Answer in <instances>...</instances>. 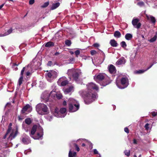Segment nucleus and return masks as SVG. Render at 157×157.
<instances>
[{"mask_svg":"<svg viewBox=\"0 0 157 157\" xmlns=\"http://www.w3.org/2000/svg\"><path fill=\"white\" fill-rule=\"evenodd\" d=\"M87 90L83 91L82 94V97L84 98L86 104L90 103L96 98V93L93 90H96L98 89L97 85L93 82L90 83L88 85Z\"/></svg>","mask_w":157,"mask_h":157,"instance_id":"obj_1","label":"nucleus"},{"mask_svg":"<svg viewBox=\"0 0 157 157\" xmlns=\"http://www.w3.org/2000/svg\"><path fill=\"white\" fill-rule=\"evenodd\" d=\"M112 80L106 75L103 73L99 74V84L105 86L110 83Z\"/></svg>","mask_w":157,"mask_h":157,"instance_id":"obj_2","label":"nucleus"},{"mask_svg":"<svg viewBox=\"0 0 157 157\" xmlns=\"http://www.w3.org/2000/svg\"><path fill=\"white\" fill-rule=\"evenodd\" d=\"M79 107V103L74 100H72L68 104V108L70 112H75L78 110Z\"/></svg>","mask_w":157,"mask_h":157,"instance_id":"obj_3","label":"nucleus"},{"mask_svg":"<svg viewBox=\"0 0 157 157\" xmlns=\"http://www.w3.org/2000/svg\"><path fill=\"white\" fill-rule=\"evenodd\" d=\"M36 110L40 114L42 115L47 114L48 108L45 104H41L36 106Z\"/></svg>","mask_w":157,"mask_h":157,"instance_id":"obj_4","label":"nucleus"},{"mask_svg":"<svg viewBox=\"0 0 157 157\" xmlns=\"http://www.w3.org/2000/svg\"><path fill=\"white\" fill-rule=\"evenodd\" d=\"M67 74L69 75H72L73 78L75 81L77 80L79 76V74L78 70L75 69L68 70Z\"/></svg>","mask_w":157,"mask_h":157,"instance_id":"obj_5","label":"nucleus"},{"mask_svg":"<svg viewBox=\"0 0 157 157\" xmlns=\"http://www.w3.org/2000/svg\"><path fill=\"white\" fill-rule=\"evenodd\" d=\"M121 84L122 86H119L117 83L116 84L118 87L120 89H124L128 85V79L127 78H123L121 80Z\"/></svg>","mask_w":157,"mask_h":157,"instance_id":"obj_6","label":"nucleus"},{"mask_svg":"<svg viewBox=\"0 0 157 157\" xmlns=\"http://www.w3.org/2000/svg\"><path fill=\"white\" fill-rule=\"evenodd\" d=\"M105 57L104 53L99 49V64H101L104 61Z\"/></svg>","mask_w":157,"mask_h":157,"instance_id":"obj_7","label":"nucleus"},{"mask_svg":"<svg viewBox=\"0 0 157 157\" xmlns=\"http://www.w3.org/2000/svg\"><path fill=\"white\" fill-rule=\"evenodd\" d=\"M139 20L138 19H133L132 21V23L134 27L139 29L141 26V24L139 22Z\"/></svg>","mask_w":157,"mask_h":157,"instance_id":"obj_8","label":"nucleus"},{"mask_svg":"<svg viewBox=\"0 0 157 157\" xmlns=\"http://www.w3.org/2000/svg\"><path fill=\"white\" fill-rule=\"evenodd\" d=\"M47 75L50 78H56L57 76V73L54 71H51L47 74Z\"/></svg>","mask_w":157,"mask_h":157,"instance_id":"obj_9","label":"nucleus"},{"mask_svg":"<svg viewBox=\"0 0 157 157\" xmlns=\"http://www.w3.org/2000/svg\"><path fill=\"white\" fill-rule=\"evenodd\" d=\"M108 69L109 73L112 74H114L116 72L115 67L113 65L111 64L108 66Z\"/></svg>","mask_w":157,"mask_h":157,"instance_id":"obj_10","label":"nucleus"},{"mask_svg":"<svg viewBox=\"0 0 157 157\" xmlns=\"http://www.w3.org/2000/svg\"><path fill=\"white\" fill-rule=\"evenodd\" d=\"M21 141L22 143L25 144H28L30 143V138L28 136L23 137Z\"/></svg>","mask_w":157,"mask_h":157,"instance_id":"obj_11","label":"nucleus"},{"mask_svg":"<svg viewBox=\"0 0 157 157\" xmlns=\"http://www.w3.org/2000/svg\"><path fill=\"white\" fill-rule=\"evenodd\" d=\"M146 16L147 19L148 20H150L151 23L154 25L156 22L155 17L150 15H146Z\"/></svg>","mask_w":157,"mask_h":157,"instance_id":"obj_12","label":"nucleus"},{"mask_svg":"<svg viewBox=\"0 0 157 157\" xmlns=\"http://www.w3.org/2000/svg\"><path fill=\"white\" fill-rule=\"evenodd\" d=\"M74 90V87L72 86H71L68 88L65 89L64 90V93L65 94H68Z\"/></svg>","mask_w":157,"mask_h":157,"instance_id":"obj_13","label":"nucleus"},{"mask_svg":"<svg viewBox=\"0 0 157 157\" xmlns=\"http://www.w3.org/2000/svg\"><path fill=\"white\" fill-rule=\"evenodd\" d=\"M13 29L12 28H10V29L8 30L6 33L3 34H0V36H3L7 35L12 33Z\"/></svg>","mask_w":157,"mask_h":157,"instance_id":"obj_14","label":"nucleus"},{"mask_svg":"<svg viewBox=\"0 0 157 157\" xmlns=\"http://www.w3.org/2000/svg\"><path fill=\"white\" fill-rule=\"evenodd\" d=\"M125 60L124 58L120 59L116 62V65H121L122 64H124L125 63Z\"/></svg>","mask_w":157,"mask_h":157,"instance_id":"obj_15","label":"nucleus"},{"mask_svg":"<svg viewBox=\"0 0 157 157\" xmlns=\"http://www.w3.org/2000/svg\"><path fill=\"white\" fill-rule=\"evenodd\" d=\"M37 128V125L36 124H35L33 125L32 128L30 135H34L35 134Z\"/></svg>","mask_w":157,"mask_h":157,"instance_id":"obj_16","label":"nucleus"},{"mask_svg":"<svg viewBox=\"0 0 157 157\" xmlns=\"http://www.w3.org/2000/svg\"><path fill=\"white\" fill-rule=\"evenodd\" d=\"M30 105L29 104H27L25 106H24L21 111V113L22 114H24L27 111V109L29 108Z\"/></svg>","mask_w":157,"mask_h":157,"instance_id":"obj_17","label":"nucleus"},{"mask_svg":"<svg viewBox=\"0 0 157 157\" xmlns=\"http://www.w3.org/2000/svg\"><path fill=\"white\" fill-rule=\"evenodd\" d=\"M54 46V43L51 41L47 42L45 44V46L46 47H52Z\"/></svg>","mask_w":157,"mask_h":157,"instance_id":"obj_18","label":"nucleus"},{"mask_svg":"<svg viewBox=\"0 0 157 157\" xmlns=\"http://www.w3.org/2000/svg\"><path fill=\"white\" fill-rule=\"evenodd\" d=\"M18 133V129L17 128H16V131L14 135H13V132H12L10 134L8 138V139H9L10 137H12L13 138H14L17 135Z\"/></svg>","mask_w":157,"mask_h":157,"instance_id":"obj_19","label":"nucleus"},{"mask_svg":"<svg viewBox=\"0 0 157 157\" xmlns=\"http://www.w3.org/2000/svg\"><path fill=\"white\" fill-rule=\"evenodd\" d=\"M111 46L113 47H116L117 46V44L114 40H112L110 41Z\"/></svg>","mask_w":157,"mask_h":157,"instance_id":"obj_20","label":"nucleus"},{"mask_svg":"<svg viewBox=\"0 0 157 157\" xmlns=\"http://www.w3.org/2000/svg\"><path fill=\"white\" fill-rule=\"evenodd\" d=\"M60 5V3L59 2H56L55 4H54L52 5V6L51 7V10H54L58 7Z\"/></svg>","mask_w":157,"mask_h":157,"instance_id":"obj_21","label":"nucleus"},{"mask_svg":"<svg viewBox=\"0 0 157 157\" xmlns=\"http://www.w3.org/2000/svg\"><path fill=\"white\" fill-rule=\"evenodd\" d=\"M154 64V63H153L148 68H147L146 70H140L139 71H136V73L138 74H141V73H144L145 71L148 70L149 69H150V68H151L152 67V66Z\"/></svg>","mask_w":157,"mask_h":157,"instance_id":"obj_22","label":"nucleus"},{"mask_svg":"<svg viewBox=\"0 0 157 157\" xmlns=\"http://www.w3.org/2000/svg\"><path fill=\"white\" fill-rule=\"evenodd\" d=\"M76 156V153L74 152L72 153L71 150L69 151V153L68 157H74Z\"/></svg>","mask_w":157,"mask_h":157,"instance_id":"obj_23","label":"nucleus"},{"mask_svg":"<svg viewBox=\"0 0 157 157\" xmlns=\"http://www.w3.org/2000/svg\"><path fill=\"white\" fill-rule=\"evenodd\" d=\"M114 36L117 38H119L121 37V33L118 31H116L114 34Z\"/></svg>","mask_w":157,"mask_h":157,"instance_id":"obj_24","label":"nucleus"},{"mask_svg":"<svg viewBox=\"0 0 157 157\" xmlns=\"http://www.w3.org/2000/svg\"><path fill=\"white\" fill-rule=\"evenodd\" d=\"M55 115L57 117H60V112L59 111V110L57 108H56L55 110Z\"/></svg>","mask_w":157,"mask_h":157,"instance_id":"obj_25","label":"nucleus"},{"mask_svg":"<svg viewBox=\"0 0 157 157\" xmlns=\"http://www.w3.org/2000/svg\"><path fill=\"white\" fill-rule=\"evenodd\" d=\"M25 122L26 124L29 125L32 123V121L30 118H27L25 120Z\"/></svg>","mask_w":157,"mask_h":157,"instance_id":"obj_26","label":"nucleus"},{"mask_svg":"<svg viewBox=\"0 0 157 157\" xmlns=\"http://www.w3.org/2000/svg\"><path fill=\"white\" fill-rule=\"evenodd\" d=\"M132 34L130 33H127L125 36V38L127 40H130L132 38Z\"/></svg>","mask_w":157,"mask_h":157,"instance_id":"obj_27","label":"nucleus"},{"mask_svg":"<svg viewBox=\"0 0 157 157\" xmlns=\"http://www.w3.org/2000/svg\"><path fill=\"white\" fill-rule=\"evenodd\" d=\"M12 67L15 70H17L18 69L17 66L18 65L19 63L17 64L16 63H12Z\"/></svg>","mask_w":157,"mask_h":157,"instance_id":"obj_28","label":"nucleus"},{"mask_svg":"<svg viewBox=\"0 0 157 157\" xmlns=\"http://www.w3.org/2000/svg\"><path fill=\"white\" fill-rule=\"evenodd\" d=\"M23 80V76H21L18 80V85L19 86H20L21 85Z\"/></svg>","mask_w":157,"mask_h":157,"instance_id":"obj_29","label":"nucleus"},{"mask_svg":"<svg viewBox=\"0 0 157 157\" xmlns=\"http://www.w3.org/2000/svg\"><path fill=\"white\" fill-rule=\"evenodd\" d=\"M69 82L67 80H65L63 81L61 83V86H65L67 84H68Z\"/></svg>","mask_w":157,"mask_h":157,"instance_id":"obj_30","label":"nucleus"},{"mask_svg":"<svg viewBox=\"0 0 157 157\" xmlns=\"http://www.w3.org/2000/svg\"><path fill=\"white\" fill-rule=\"evenodd\" d=\"M66 111V109L65 108H62L60 109L59 110L60 114V113L63 114L65 113Z\"/></svg>","mask_w":157,"mask_h":157,"instance_id":"obj_31","label":"nucleus"},{"mask_svg":"<svg viewBox=\"0 0 157 157\" xmlns=\"http://www.w3.org/2000/svg\"><path fill=\"white\" fill-rule=\"evenodd\" d=\"M65 44L66 45L70 46L71 45V40H67L65 41Z\"/></svg>","mask_w":157,"mask_h":157,"instance_id":"obj_32","label":"nucleus"},{"mask_svg":"<svg viewBox=\"0 0 157 157\" xmlns=\"http://www.w3.org/2000/svg\"><path fill=\"white\" fill-rule=\"evenodd\" d=\"M157 36L155 35L153 38L149 40V41L150 42H153L155 41L156 39Z\"/></svg>","mask_w":157,"mask_h":157,"instance_id":"obj_33","label":"nucleus"},{"mask_svg":"<svg viewBox=\"0 0 157 157\" xmlns=\"http://www.w3.org/2000/svg\"><path fill=\"white\" fill-rule=\"evenodd\" d=\"M130 151L129 150H125L124 151V153L125 155L128 156L130 155Z\"/></svg>","mask_w":157,"mask_h":157,"instance_id":"obj_34","label":"nucleus"},{"mask_svg":"<svg viewBox=\"0 0 157 157\" xmlns=\"http://www.w3.org/2000/svg\"><path fill=\"white\" fill-rule=\"evenodd\" d=\"M56 63H54V64H53L52 62L51 61H49L47 63V65L49 66H51L52 65H55Z\"/></svg>","mask_w":157,"mask_h":157,"instance_id":"obj_35","label":"nucleus"},{"mask_svg":"<svg viewBox=\"0 0 157 157\" xmlns=\"http://www.w3.org/2000/svg\"><path fill=\"white\" fill-rule=\"evenodd\" d=\"M42 136V135H41L39 133H37V136L34 138L35 139H39Z\"/></svg>","mask_w":157,"mask_h":157,"instance_id":"obj_36","label":"nucleus"},{"mask_svg":"<svg viewBox=\"0 0 157 157\" xmlns=\"http://www.w3.org/2000/svg\"><path fill=\"white\" fill-rule=\"evenodd\" d=\"M121 46L123 48H125L126 47V44L124 41H122L121 43Z\"/></svg>","mask_w":157,"mask_h":157,"instance_id":"obj_37","label":"nucleus"},{"mask_svg":"<svg viewBox=\"0 0 157 157\" xmlns=\"http://www.w3.org/2000/svg\"><path fill=\"white\" fill-rule=\"evenodd\" d=\"M49 5L48 2H46L44 3L43 5L41 6V7L43 8H44L47 7Z\"/></svg>","mask_w":157,"mask_h":157,"instance_id":"obj_38","label":"nucleus"},{"mask_svg":"<svg viewBox=\"0 0 157 157\" xmlns=\"http://www.w3.org/2000/svg\"><path fill=\"white\" fill-rule=\"evenodd\" d=\"M75 53L76 56L77 57L80 53V51L79 50H77L75 52Z\"/></svg>","mask_w":157,"mask_h":157,"instance_id":"obj_39","label":"nucleus"},{"mask_svg":"<svg viewBox=\"0 0 157 157\" xmlns=\"http://www.w3.org/2000/svg\"><path fill=\"white\" fill-rule=\"evenodd\" d=\"M137 5H138L139 6L141 7V6H144V4L143 2H138L137 3Z\"/></svg>","mask_w":157,"mask_h":157,"instance_id":"obj_40","label":"nucleus"},{"mask_svg":"<svg viewBox=\"0 0 157 157\" xmlns=\"http://www.w3.org/2000/svg\"><path fill=\"white\" fill-rule=\"evenodd\" d=\"M90 53L93 56L97 54V52L95 50H92L90 51Z\"/></svg>","mask_w":157,"mask_h":157,"instance_id":"obj_41","label":"nucleus"},{"mask_svg":"<svg viewBox=\"0 0 157 157\" xmlns=\"http://www.w3.org/2000/svg\"><path fill=\"white\" fill-rule=\"evenodd\" d=\"M74 145L75 147L76 150L78 151H79L80 149L79 148V147L78 146V145L75 144H74Z\"/></svg>","mask_w":157,"mask_h":157,"instance_id":"obj_42","label":"nucleus"},{"mask_svg":"<svg viewBox=\"0 0 157 157\" xmlns=\"http://www.w3.org/2000/svg\"><path fill=\"white\" fill-rule=\"evenodd\" d=\"M25 67H24L21 71V76H23L24 72L25 71Z\"/></svg>","mask_w":157,"mask_h":157,"instance_id":"obj_43","label":"nucleus"},{"mask_svg":"<svg viewBox=\"0 0 157 157\" xmlns=\"http://www.w3.org/2000/svg\"><path fill=\"white\" fill-rule=\"evenodd\" d=\"M12 129V127H8V128L6 131L7 133H9L11 132Z\"/></svg>","mask_w":157,"mask_h":157,"instance_id":"obj_44","label":"nucleus"},{"mask_svg":"<svg viewBox=\"0 0 157 157\" xmlns=\"http://www.w3.org/2000/svg\"><path fill=\"white\" fill-rule=\"evenodd\" d=\"M94 79L95 81H96L97 82H98V75H95L94 77Z\"/></svg>","mask_w":157,"mask_h":157,"instance_id":"obj_45","label":"nucleus"},{"mask_svg":"<svg viewBox=\"0 0 157 157\" xmlns=\"http://www.w3.org/2000/svg\"><path fill=\"white\" fill-rule=\"evenodd\" d=\"M34 0H30L29 2V3L30 5H32L34 3Z\"/></svg>","mask_w":157,"mask_h":157,"instance_id":"obj_46","label":"nucleus"},{"mask_svg":"<svg viewBox=\"0 0 157 157\" xmlns=\"http://www.w3.org/2000/svg\"><path fill=\"white\" fill-rule=\"evenodd\" d=\"M57 98L58 99H61L62 98V96L61 94H58L57 95Z\"/></svg>","mask_w":157,"mask_h":157,"instance_id":"obj_47","label":"nucleus"},{"mask_svg":"<svg viewBox=\"0 0 157 157\" xmlns=\"http://www.w3.org/2000/svg\"><path fill=\"white\" fill-rule=\"evenodd\" d=\"M148 126H149V124L148 123H147L145 124V128L146 129L148 130V129H149Z\"/></svg>","mask_w":157,"mask_h":157,"instance_id":"obj_48","label":"nucleus"},{"mask_svg":"<svg viewBox=\"0 0 157 157\" xmlns=\"http://www.w3.org/2000/svg\"><path fill=\"white\" fill-rule=\"evenodd\" d=\"M151 113H152V115L153 116H155L156 115L157 113L155 112H153Z\"/></svg>","mask_w":157,"mask_h":157,"instance_id":"obj_49","label":"nucleus"},{"mask_svg":"<svg viewBox=\"0 0 157 157\" xmlns=\"http://www.w3.org/2000/svg\"><path fill=\"white\" fill-rule=\"evenodd\" d=\"M124 131L127 133H129L128 129L127 128H125L124 129Z\"/></svg>","mask_w":157,"mask_h":157,"instance_id":"obj_50","label":"nucleus"},{"mask_svg":"<svg viewBox=\"0 0 157 157\" xmlns=\"http://www.w3.org/2000/svg\"><path fill=\"white\" fill-rule=\"evenodd\" d=\"M31 74V73L30 72H29V71H27L26 73V77L27 76H29Z\"/></svg>","mask_w":157,"mask_h":157,"instance_id":"obj_51","label":"nucleus"},{"mask_svg":"<svg viewBox=\"0 0 157 157\" xmlns=\"http://www.w3.org/2000/svg\"><path fill=\"white\" fill-rule=\"evenodd\" d=\"M94 154H98V151L96 149H94Z\"/></svg>","mask_w":157,"mask_h":157,"instance_id":"obj_52","label":"nucleus"},{"mask_svg":"<svg viewBox=\"0 0 157 157\" xmlns=\"http://www.w3.org/2000/svg\"><path fill=\"white\" fill-rule=\"evenodd\" d=\"M8 134L9 133H7V132H6V133L5 134V135H4L3 137V139H5L6 138Z\"/></svg>","mask_w":157,"mask_h":157,"instance_id":"obj_53","label":"nucleus"},{"mask_svg":"<svg viewBox=\"0 0 157 157\" xmlns=\"http://www.w3.org/2000/svg\"><path fill=\"white\" fill-rule=\"evenodd\" d=\"M93 46L94 47H98V43H96L94 44Z\"/></svg>","mask_w":157,"mask_h":157,"instance_id":"obj_54","label":"nucleus"},{"mask_svg":"<svg viewBox=\"0 0 157 157\" xmlns=\"http://www.w3.org/2000/svg\"><path fill=\"white\" fill-rule=\"evenodd\" d=\"M67 104L66 101H64L63 103V105L65 106L67 105Z\"/></svg>","mask_w":157,"mask_h":157,"instance_id":"obj_55","label":"nucleus"},{"mask_svg":"<svg viewBox=\"0 0 157 157\" xmlns=\"http://www.w3.org/2000/svg\"><path fill=\"white\" fill-rule=\"evenodd\" d=\"M133 143L134 144H137V142L136 140L135 139H134L133 140Z\"/></svg>","mask_w":157,"mask_h":157,"instance_id":"obj_56","label":"nucleus"},{"mask_svg":"<svg viewBox=\"0 0 157 157\" xmlns=\"http://www.w3.org/2000/svg\"><path fill=\"white\" fill-rule=\"evenodd\" d=\"M59 54H60L59 53V52H56L54 54V55L55 56H57L59 55Z\"/></svg>","mask_w":157,"mask_h":157,"instance_id":"obj_57","label":"nucleus"},{"mask_svg":"<svg viewBox=\"0 0 157 157\" xmlns=\"http://www.w3.org/2000/svg\"><path fill=\"white\" fill-rule=\"evenodd\" d=\"M4 4H2L1 5V6H0V10L3 7V6L4 5Z\"/></svg>","mask_w":157,"mask_h":157,"instance_id":"obj_58","label":"nucleus"},{"mask_svg":"<svg viewBox=\"0 0 157 157\" xmlns=\"http://www.w3.org/2000/svg\"><path fill=\"white\" fill-rule=\"evenodd\" d=\"M71 54V55H73L74 54V52H73V51H70L69 52Z\"/></svg>","mask_w":157,"mask_h":157,"instance_id":"obj_59","label":"nucleus"},{"mask_svg":"<svg viewBox=\"0 0 157 157\" xmlns=\"http://www.w3.org/2000/svg\"><path fill=\"white\" fill-rule=\"evenodd\" d=\"M12 123H10L9 124L8 127H12Z\"/></svg>","mask_w":157,"mask_h":157,"instance_id":"obj_60","label":"nucleus"},{"mask_svg":"<svg viewBox=\"0 0 157 157\" xmlns=\"http://www.w3.org/2000/svg\"><path fill=\"white\" fill-rule=\"evenodd\" d=\"M5 148H6L7 147V144L6 142V143H5Z\"/></svg>","mask_w":157,"mask_h":157,"instance_id":"obj_61","label":"nucleus"},{"mask_svg":"<svg viewBox=\"0 0 157 157\" xmlns=\"http://www.w3.org/2000/svg\"><path fill=\"white\" fill-rule=\"evenodd\" d=\"M86 146V144L84 143H83L82 144V146L83 147H84Z\"/></svg>","mask_w":157,"mask_h":157,"instance_id":"obj_62","label":"nucleus"},{"mask_svg":"<svg viewBox=\"0 0 157 157\" xmlns=\"http://www.w3.org/2000/svg\"><path fill=\"white\" fill-rule=\"evenodd\" d=\"M113 110H115V109L116 106L115 105H113Z\"/></svg>","mask_w":157,"mask_h":157,"instance_id":"obj_63","label":"nucleus"},{"mask_svg":"<svg viewBox=\"0 0 157 157\" xmlns=\"http://www.w3.org/2000/svg\"><path fill=\"white\" fill-rule=\"evenodd\" d=\"M134 157H137V156L136 155H134Z\"/></svg>","mask_w":157,"mask_h":157,"instance_id":"obj_64","label":"nucleus"}]
</instances>
